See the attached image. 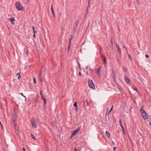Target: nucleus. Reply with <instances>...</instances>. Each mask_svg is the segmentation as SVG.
Instances as JSON below:
<instances>
[{
  "instance_id": "f257e3e1",
  "label": "nucleus",
  "mask_w": 151,
  "mask_h": 151,
  "mask_svg": "<svg viewBox=\"0 0 151 151\" xmlns=\"http://www.w3.org/2000/svg\"><path fill=\"white\" fill-rule=\"evenodd\" d=\"M15 6L18 11L23 10L24 9L22 5L19 2H17L15 4Z\"/></svg>"
},
{
  "instance_id": "f03ea898",
  "label": "nucleus",
  "mask_w": 151,
  "mask_h": 151,
  "mask_svg": "<svg viewBox=\"0 0 151 151\" xmlns=\"http://www.w3.org/2000/svg\"><path fill=\"white\" fill-rule=\"evenodd\" d=\"M80 129L81 127H79L76 128L74 131H73L71 133L72 137H73L75 135V134L78 132V131L80 130Z\"/></svg>"
},
{
  "instance_id": "7ed1b4c3",
  "label": "nucleus",
  "mask_w": 151,
  "mask_h": 151,
  "mask_svg": "<svg viewBox=\"0 0 151 151\" xmlns=\"http://www.w3.org/2000/svg\"><path fill=\"white\" fill-rule=\"evenodd\" d=\"M88 84L89 86L92 88H95L94 84L91 80H89L88 81Z\"/></svg>"
},
{
  "instance_id": "20e7f679",
  "label": "nucleus",
  "mask_w": 151,
  "mask_h": 151,
  "mask_svg": "<svg viewBox=\"0 0 151 151\" xmlns=\"http://www.w3.org/2000/svg\"><path fill=\"white\" fill-rule=\"evenodd\" d=\"M35 120L34 119H32L30 122L32 127L33 128H36L37 127H36V124L35 123Z\"/></svg>"
},
{
  "instance_id": "39448f33",
  "label": "nucleus",
  "mask_w": 151,
  "mask_h": 151,
  "mask_svg": "<svg viewBox=\"0 0 151 151\" xmlns=\"http://www.w3.org/2000/svg\"><path fill=\"white\" fill-rule=\"evenodd\" d=\"M12 118L13 121V123H15L16 120L17 119V116L16 115L13 114L12 115Z\"/></svg>"
},
{
  "instance_id": "423d86ee",
  "label": "nucleus",
  "mask_w": 151,
  "mask_h": 151,
  "mask_svg": "<svg viewBox=\"0 0 151 151\" xmlns=\"http://www.w3.org/2000/svg\"><path fill=\"white\" fill-rule=\"evenodd\" d=\"M142 115L144 119H147L148 118L146 112L145 114L144 113V114H142Z\"/></svg>"
},
{
  "instance_id": "0eeeda50",
  "label": "nucleus",
  "mask_w": 151,
  "mask_h": 151,
  "mask_svg": "<svg viewBox=\"0 0 151 151\" xmlns=\"http://www.w3.org/2000/svg\"><path fill=\"white\" fill-rule=\"evenodd\" d=\"M124 78L125 81L127 83H130V81L129 79L127 77L125 76L124 77Z\"/></svg>"
},
{
  "instance_id": "6e6552de",
  "label": "nucleus",
  "mask_w": 151,
  "mask_h": 151,
  "mask_svg": "<svg viewBox=\"0 0 151 151\" xmlns=\"http://www.w3.org/2000/svg\"><path fill=\"white\" fill-rule=\"evenodd\" d=\"M103 57L104 58L103 63L104 64V66L106 67V64L107 63L106 60V58L104 57L103 56Z\"/></svg>"
},
{
  "instance_id": "1a4fd4ad",
  "label": "nucleus",
  "mask_w": 151,
  "mask_h": 151,
  "mask_svg": "<svg viewBox=\"0 0 151 151\" xmlns=\"http://www.w3.org/2000/svg\"><path fill=\"white\" fill-rule=\"evenodd\" d=\"M51 11L54 17H55V14L54 13V10H53V7H52V4L51 5Z\"/></svg>"
},
{
  "instance_id": "9d476101",
  "label": "nucleus",
  "mask_w": 151,
  "mask_h": 151,
  "mask_svg": "<svg viewBox=\"0 0 151 151\" xmlns=\"http://www.w3.org/2000/svg\"><path fill=\"white\" fill-rule=\"evenodd\" d=\"M13 125L14 126V127H15V129L17 130V134H18V127H17V126L16 125V123H14V122L13 123Z\"/></svg>"
},
{
  "instance_id": "9b49d317",
  "label": "nucleus",
  "mask_w": 151,
  "mask_h": 151,
  "mask_svg": "<svg viewBox=\"0 0 151 151\" xmlns=\"http://www.w3.org/2000/svg\"><path fill=\"white\" fill-rule=\"evenodd\" d=\"M101 69V67H100L99 68L97 69V70L96 71V73L98 75H99L100 74V72Z\"/></svg>"
},
{
  "instance_id": "f8f14e48",
  "label": "nucleus",
  "mask_w": 151,
  "mask_h": 151,
  "mask_svg": "<svg viewBox=\"0 0 151 151\" xmlns=\"http://www.w3.org/2000/svg\"><path fill=\"white\" fill-rule=\"evenodd\" d=\"M133 89L135 91L139 93V92L138 91L137 88L134 86H133Z\"/></svg>"
},
{
  "instance_id": "ddd939ff",
  "label": "nucleus",
  "mask_w": 151,
  "mask_h": 151,
  "mask_svg": "<svg viewBox=\"0 0 151 151\" xmlns=\"http://www.w3.org/2000/svg\"><path fill=\"white\" fill-rule=\"evenodd\" d=\"M116 47L117 48L118 51H121V49L120 48L119 45H117V43L116 44Z\"/></svg>"
},
{
  "instance_id": "4468645a",
  "label": "nucleus",
  "mask_w": 151,
  "mask_h": 151,
  "mask_svg": "<svg viewBox=\"0 0 151 151\" xmlns=\"http://www.w3.org/2000/svg\"><path fill=\"white\" fill-rule=\"evenodd\" d=\"M140 112L142 114H144L146 113L144 109H140Z\"/></svg>"
},
{
  "instance_id": "2eb2a0df",
  "label": "nucleus",
  "mask_w": 151,
  "mask_h": 151,
  "mask_svg": "<svg viewBox=\"0 0 151 151\" xmlns=\"http://www.w3.org/2000/svg\"><path fill=\"white\" fill-rule=\"evenodd\" d=\"M9 21H10L12 22H13L14 21H15V19L14 18H9Z\"/></svg>"
},
{
  "instance_id": "dca6fc26",
  "label": "nucleus",
  "mask_w": 151,
  "mask_h": 151,
  "mask_svg": "<svg viewBox=\"0 0 151 151\" xmlns=\"http://www.w3.org/2000/svg\"><path fill=\"white\" fill-rule=\"evenodd\" d=\"M71 45V43H69L68 44V50L69 51L70 50V46Z\"/></svg>"
},
{
  "instance_id": "f3484780",
  "label": "nucleus",
  "mask_w": 151,
  "mask_h": 151,
  "mask_svg": "<svg viewBox=\"0 0 151 151\" xmlns=\"http://www.w3.org/2000/svg\"><path fill=\"white\" fill-rule=\"evenodd\" d=\"M106 135L107 137H109L110 136V134L109 132H108L107 131H106Z\"/></svg>"
},
{
  "instance_id": "a211bd4d",
  "label": "nucleus",
  "mask_w": 151,
  "mask_h": 151,
  "mask_svg": "<svg viewBox=\"0 0 151 151\" xmlns=\"http://www.w3.org/2000/svg\"><path fill=\"white\" fill-rule=\"evenodd\" d=\"M31 136L32 139H33L35 140H36V139L35 138V136L33 135H32V134H31Z\"/></svg>"
},
{
  "instance_id": "6ab92c4d",
  "label": "nucleus",
  "mask_w": 151,
  "mask_h": 151,
  "mask_svg": "<svg viewBox=\"0 0 151 151\" xmlns=\"http://www.w3.org/2000/svg\"><path fill=\"white\" fill-rule=\"evenodd\" d=\"M71 37H73V36L72 35H71ZM72 38H73L72 37H71V38H70L69 39V42H68V43H71V40L72 39Z\"/></svg>"
},
{
  "instance_id": "aec40b11",
  "label": "nucleus",
  "mask_w": 151,
  "mask_h": 151,
  "mask_svg": "<svg viewBox=\"0 0 151 151\" xmlns=\"http://www.w3.org/2000/svg\"><path fill=\"white\" fill-rule=\"evenodd\" d=\"M119 124L121 127L122 128V127H123L122 124V120H119Z\"/></svg>"
},
{
  "instance_id": "412c9836",
  "label": "nucleus",
  "mask_w": 151,
  "mask_h": 151,
  "mask_svg": "<svg viewBox=\"0 0 151 151\" xmlns=\"http://www.w3.org/2000/svg\"><path fill=\"white\" fill-rule=\"evenodd\" d=\"M118 87L121 91H122L123 90L122 88L120 86H118Z\"/></svg>"
},
{
  "instance_id": "4be33fe9",
  "label": "nucleus",
  "mask_w": 151,
  "mask_h": 151,
  "mask_svg": "<svg viewBox=\"0 0 151 151\" xmlns=\"http://www.w3.org/2000/svg\"><path fill=\"white\" fill-rule=\"evenodd\" d=\"M122 130L123 132V134H124L125 129H124V127H122Z\"/></svg>"
},
{
  "instance_id": "5701e85b",
  "label": "nucleus",
  "mask_w": 151,
  "mask_h": 151,
  "mask_svg": "<svg viewBox=\"0 0 151 151\" xmlns=\"http://www.w3.org/2000/svg\"><path fill=\"white\" fill-rule=\"evenodd\" d=\"M113 105L109 111V113H110L111 111L113 110Z\"/></svg>"
},
{
  "instance_id": "b1692460",
  "label": "nucleus",
  "mask_w": 151,
  "mask_h": 151,
  "mask_svg": "<svg viewBox=\"0 0 151 151\" xmlns=\"http://www.w3.org/2000/svg\"><path fill=\"white\" fill-rule=\"evenodd\" d=\"M20 94L22 96H23L25 98V100L26 101V96L23 95L22 93H20Z\"/></svg>"
},
{
  "instance_id": "393cba45",
  "label": "nucleus",
  "mask_w": 151,
  "mask_h": 151,
  "mask_svg": "<svg viewBox=\"0 0 151 151\" xmlns=\"http://www.w3.org/2000/svg\"><path fill=\"white\" fill-rule=\"evenodd\" d=\"M77 25H78L77 22H76L74 23V27H76L77 26Z\"/></svg>"
},
{
  "instance_id": "a878e982",
  "label": "nucleus",
  "mask_w": 151,
  "mask_h": 151,
  "mask_svg": "<svg viewBox=\"0 0 151 151\" xmlns=\"http://www.w3.org/2000/svg\"><path fill=\"white\" fill-rule=\"evenodd\" d=\"M74 106L77 107V102H76L73 104Z\"/></svg>"
},
{
  "instance_id": "bb28decb",
  "label": "nucleus",
  "mask_w": 151,
  "mask_h": 151,
  "mask_svg": "<svg viewBox=\"0 0 151 151\" xmlns=\"http://www.w3.org/2000/svg\"><path fill=\"white\" fill-rule=\"evenodd\" d=\"M128 57L131 60H132L131 56L130 55L128 54Z\"/></svg>"
},
{
  "instance_id": "cd10ccee",
  "label": "nucleus",
  "mask_w": 151,
  "mask_h": 151,
  "mask_svg": "<svg viewBox=\"0 0 151 151\" xmlns=\"http://www.w3.org/2000/svg\"><path fill=\"white\" fill-rule=\"evenodd\" d=\"M19 74V76H18V80H19L21 78L20 74Z\"/></svg>"
},
{
  "instance_id": "c85d7f7f",
  "label": "nucleus",
  "mask_w": 151,
  "mask_h": 151,
  "mask_svg": "<svg viewBox=\"0 0 151 151\" xmlns=\"http://www.w3.org/2000/svg\"><path fill=\"white\" fill-rule=\"evenodd\" d=\"M33 81H34V83L35 84H36V82L35 78H33Z\"/></svg>"
},
{
  "instance_id": "c756f323",
  "label": "nucleus",
  "mask_w": 151,
  "mask_h": 151,
  "mask_svg": "<svg viewBox=\"0 0 151 151\" xmlns=\"http://www.w3.org/2000/svg\"><path fill=\"white\" fill-rule=\"evenodd\" d=\"M111 46H112L113 45V42L112 39H111Z\"/></svg>"
},
{
  "instance_id": "7c9ffc66",
  "label": "nucleus",
  "mask_w": 151,
  "mask_h": 151,
  "mask_svg": "<svg viewBox=\"0 0 151 151\" xmlns=\"http://www.w3.org/2000/svg\"><path fill=\"white\" fill-rule=\"evenodd\" d=\"M112 76H115V72H114V70H113V72L112 73Z\"/></svg>"
},
{
  "instance_id": "2f4dec72",
  "label": "nucleus",
  "mask_w": 151,
  "mask_h": 151,
  "mask_svg": "<svg viewBox=\"0 0 151 151\" xmlns=\"http://www.w3.org/2000/svg\"><path fill=\"white\" fill-rule=\"evenodd\" d=\"M108 108H107V112L106 113V116L107 115H109V113H109V112H108Z\"/></svg>"
},
{
  "instance_id": "473e14b6",
  "label": "nucleus",
  "mask_w": 151,
  "mask_h": 151,
  "mask_svg": "<svg viewBox=\"0 0 151 151\" xmlns=\"http://www.w3.org/2000/svg\"><path fill=\"white\" fill-rule=\"evenodd\" d=\"M113 78L114 80V81H115V76H113Z\"/></svg>"
},
{
  "instance_id": "72a5a7b5",
  "label": "nucleus",
  "mask_w": 151,
  "mask_h": 151,
  "mask_svg": "<svg viewBox=\"0 0 151 151\" xmlns=\"http://www.w3.org/2000/svg\"><path fill=\"white\" fill-rule=\"evenodd\" d=\"M78 66H79V68H80V70L81 69V66H80V64L78 62Z\"/></svg>"
},
{
  "instance_id": "f704fd0d",
  "label": "nucleus",
  "mask_w": 151,
  "mask_h": 151,
  "mask_svg": "<svg viewBox=\"0 0 151 151\" xmlns=\"http://www.w3.org/2000/svg\"><path fill=\"white\" fill-rule=\"evenodd\" d=\"M40 95L41 96H43V95L42 94V91L41 90L40 91Z\"/></svg>"
},
{
  "instance_id": "c9c22d12",
  "label": "nucleus",
  "mask_w": 151,
  "mask_h": 151,
  "mask_svg": "<svg viewBox=\"0 0 151 151\" xmlns=\"http://www.w3.org/2000/svg\"><path fill=\"white\" fill-rule=\"evenodd\" d=\"M44 105H45L46 103V100L45 99V100H44Z\"/></svg>"
},
{
  "instance_id": "e433bc0d",
  "label": "nucleus",
  "mask_w": 151,
  "mask_h": 151,
  "mask_svg": "<svg viewBox=\"0 0 151 151\" xmlns=\"http://www.w3.org/2000/svg\"><path fill=\"white\" fill-rule=\"evenodd\" d=\"M90 105V104L88 102H87V106H88Z\"/></svg>"
},
{
  "instance_id": "4c0bfd02",
  "label": "nucleus",
  "mask_w": 151,
  "mask_h": 151,
  "mask_svg": "<svg viewBox=\"0 0 151 151\" xmlns=\"http://www.w3.org/2000/svg\"><path fill=\"white\" fill-rule=\"evenodd\" d=\"M145 56L146 58H148L149 57V56L147 55H146Z\"/></svg>"
},
{
  "instance_id": "58836bf2",
  "label": "nucleus",
  "mask_w": 151,
  "mask_h": 151,
  "mask_svg": "<svg viewBox=\"0 0 151 151\" xmlns=\"http://www.w3.org/2000/svg\"><path fill=\"white\" fill-rule=\"evenodd\" d=\"M42 78H39V81L40 82H42Z\"/></svg>"
},
{
  "instance_id": "ea45409f",
  "label": "nucleus",
  "mask_w": 151,
  "mask_h": 151,
  "mask_svg": "<svg viewBox=\"0 0 151 151\" xmlns=\"http://www.w3.org/2000/svg\"><path fill=\"white\" fill-rule=\"evenodd\" d=\"M118 52H119V53L120 56H121V51H120V52L118 51Z\"/></svg>"
},
{
  "instance_id": "a19ab883",
  "label": "nucleus",
  "mask_w": 151,
  "mask_h": 151,
  "mask_svg": "<svg viewBox=\"0 0 151 151\" xmlns=\"http://www.w3.org/2000/svg\"><path fill=\"white\" fill-rule=\"evenodd\" d=\"M41 97H42V99L43 100H45L46 99L45 98H44V97L43 96H41Z\"/></svg>"
},
{
  "instance_id": "79ce46f5",
  "label": "nucleus",
  "mask_w": 151,
  "mask_h": 151,
  "mask_svg": "<svg viewBox=\"0 0 151 151\" xmlns=\"http://www.w3.org/2000/svg\"><path fill=\"white\" fill-rule=\"evenodd\" d=\"M42 78V75L40 73L39 74V78Z\"/></svg>"
},
{
  "instance_id": "37998d69",
  "label": "nucleus",
  "mask_w": 151,
  "mask_h": 151,
  "mask_svg": "<svg viewBox=\"0 0 151 151\" xmlns=\"http://www.w3.org/2000/svg\"><path fill=\"white\" fill-rule=\"evenodd\" d=\"M78 74L80 76H81L82 75V74H81V72H80L78 73Z\"/></svg>"
},
{
  "instance_id": "c03bdc74",
  "label": "nucleus",
  "mask_w": 151,
  "mask_h": 151,
  "mask_svg": "<svg viewBox=\"0 0 151 151\" xmlns=\"http://www.w3.org/2000/svg\"><path fill=\"white\" fill-rule=\"evenodd\" d=\"M1 125V129H3V126H2V124H0Z\"/></svg>"
},
{
  "instance_id": "a18cd8bd",
  "label": "nucleus",
  "mask_w": 151,
  "mask_h": 151,
  "mask_svg": "<svg viewBox=\"0 0 151 151\" xmlns=\"http://www.w3.org/2000/svg\"><path fill=\"white\" fill-rule=\"evenodd\" d=\"M72 32L73 33V34H74L75 33V31L74 30H73V31Z\"/></svg>"
},
{
  "instance_id": "49530a36",
  "label": "nucleus",
  "mask_w": 151,
  "mask_h": 151,
  "mask_svg": "<svg viewBox=\"0 0 151 151\" xmlns=\"http://www.w3.org/2000/svg\"><path fill=\"white\" fill-rule=\"evenodd\" d=\"M123 47L124 48H125V49H126V50H127V48H126V47L125 46H124V45H123Z\"/></svg>"
},
{
  "instance_id": "de8ad7c7",
  "label": "nucleus",
  "mask_w": 151,
  "mask_h": 151,
  "mask_svg": "<svg viewBox=\"0 0 151 151\" xmlns=\"http://www.w3.org/2000/svg\"><path fill=\"white\" fill-rule=\"evenodd\" d=\"M33 37L34 38H35V34H34L33 35Z\"/></svg>"
},
{
  "instance_id": "09e8293b",
  "label": "nucleus",
  "mask_w": 151,
  "mask_h": 151,
  "mask_svg": "<svg viewBox=\"0 0 151 151\" xmlns=\"http://www.w3.org/2000/svg\"><path fill=\"white\" fill-rule=\"evenodd\" d=\"M32 29L33 30H35V28H34V26H32Z\"/></svg>"
},
{
  "instance_id": "8fccbe9b",
  "label": "nucleus",
  "mask_w": 151,
  "mask_h": 151,
  "mask_svg": "<svg viewBox=\"0 0 151 151\" xmlns=\"http://www.w3.org/2000/svg\"><path fill=\"white\" fill-rule=\"evenodd\" d=\"M116 147H114L113 148L114 150L115 151V150L116 149Z\"/></svg>"
},
{
  "instance_id": "3c124183",
  "label": "nucleus",
  "mask_w": 151,
  "mask_h": 151,
  "mask_svg": "<svg viewBox=\"0 0 151 151\" xmlns=\"http://www.w3.org/2000/svg\"><path fill=\"white\" fill-rule=\"evenodd\" d=\"M143 106H141V109H143Z\"/></svg>"
},
{
  "instance_id": "603ef678",
  "label": "nucleus",
  "mask_w": 151,
  "mask_h": 151,
  "mask_svg": "<svg viewBox=\"0 0 151 151\" xmlns=\"http://www.w3.org/2000/svg\"><path fill=\"white\" fill-rule=\"evenodd\" d=\"M36 32L35 30H33V32L34 34H35V33H36Z\"/></svg>"
},
{
  "instance_id": "864d4df0",
  "label": "nucleus",
  "mask_w": 151,
  "mask_h": 151,
  "mask_svg": "<svg viewBox=\"0 0 151 151\" xmlns=\"http://www.w3.org/2000/svg\"><path fill=\"white\" fill-rule=\"evenodd\" d=\"M26 54H28V52H27V50L26 51Z\"/></svg>"
},
{
  "instance_id": "5fc2aeb1",
  "label": "nucleus",
  "mask_w": 151,
  "mask_h": 151,
  "mask_svg": "<svg viewBox=\"0 0 151 151\" xmlns=\"http://www.w3.org/2000/svg\"><path fill=\"white\" fill-rule=\"evenodd\" d=\"M74 151H77V150H76V148H75L74 149Z\"/></svg>"
},
{
  "instance_id": "6e6d98bb",
  "label": "nucleus",
  "mask_w": 151,
  "mask_h": 151,
  "mask_svg": "<svg viewBox=\"0 0 151 151\" xmlns=\"http://www.w3.org/2000/svg\"><path fill=\"white\" fill-rule=\"evenodd\" d=\"M23 151H25V149L24 148H23Z\"/></svg>"
},
{
  "instance_id": "4d7b16f0",
  "label": "nucleus",
  "mask_w": 151,
  "mask_h": 151,
  "mask_svg": "<svg viewBox=\"0 0 151 151\" xmlns=\"http://www.w3.org/2000/svg\"><path fill=\"white\" fill-rule=\"evenodd\" d=\"M124 71L125 72H126L127 71V69H124Z\"/></svg>"
},
{
  "instance_id": "13d9d810",
  "label": "nucleus",
  "mask_w": 151,
  "mask_h": 151,
  "mask_svg": "<svg viewBox=\"0 0 151 151\" xmlns=\"http://www.w3.org/2000/svg\"><path fill=\"white\" fill-rule=\"evenodd\" d=\"M20 74V73H17V76H19V74Z\"/></svg>"
},
{
  "instance_id": "bf43d9fd",
  "label": "nucleus",
  "mask_w": 151,
  "mask_h": 151,
  "mask_svg": "<svg viewBox=\"0 0 151 151\" xmlns=\"http://www.w3.org/2000/svg\"><path fill=\"white\" fill-rule=\"evenodd\" d=\"M88 66H87L86 68V69H87V70H88Z\"/></svg>"
},
{
  "instance_id": "052dcab7",
  "label": "nucleus",
  "mask_w": 151,
  "mask_h": 151,
  "mask_svg": "<svg viewBox=\"0 0 151 151\" xmlns=\"http://www.w3.org/2000/svg\"><path fill=\"white\" fill-rule=\"evenodd\" d=\"M149 124H150V126H151V122H150V123Z\"/></svg>"
},
{
  "instance_id": "680f3d73",
  "label": "nucleus",
  "mask_w": 151,
  "mask_h": 151,
  "mask_svg": "<svg viewBox=\"0 0 151 151\" xmlns=\"http://www.w3.org/2000/svg\"><path fill=\"white\" fill-rule=\"evenodd\" d=\"M41 73H42V72H41V71H40V73L41 74Z\"/></svg>"
},
{
  "instance_id": "e2e57ef3",
  "label": "nucleus",
  "mask_w": 151,
  "mask_h": 151,
  "mask_svg": "<svg viewBox=\"0 0 151 151\" xmlns=\"http://www.w3.org/2000/svg\"><path fill=\"white\" fill-rule=\"evenodd\" d=\"M49 41L50 42V37H49Z\"/></svg>"
},
{
  "instance_id": "0e129e2a",
  "label": "nucleus",
  "mask_w": 151,
  "mask_h": 151,
  "mask_svg": "<svg viewBox=\"0 0 151 151\" xmlns=\"http://www.w3.org/2000/svg\"><path fill=\"white\" fill-rule=\"evenodd\" d=\"M77 110V107H76V110Z\"/></svg>"
},
{
  "instance_id": "69168bd1",
  "label": "nucleus",
  "mask_w": 151,
  "mask_h": 151,
  "mask_svg": "<svg viewBox=\"0 0 151 151\" xmlns=\"http://www.w3.org/2000/svg\"><path fill=\"white\" fill-rule=\"evenodd\" d=\"M127 53L128 54H129L128 51H127Z\"/></svg>"
},
{
  "instance_id": "338daca9",
  "label": "nucleus",
  "mask_w": 151,
  "mask_h": 151,
  "mask_svg": "<svg viewBox=\"0 0 151 151\" xmlns=\"http://www.w3.org/2000/svg\"><path fill=\"white\" fill-rule=\"evenodd\" d=\"M72 137V136L71 135V136L70 137V138H71V137Z\"/></svg>"
},
{
  "instance_id": "774afa93",
  "label": "nucleus",
  "mask_w": 151,
  "mask_h": 151,
  "mask_svg": "<svg viewBox=\"0 0 151 151\" xmlns=\"http://www.w3.org/2000/svg\"><path fill=\"white\" fill-rule=\"evenodd\" d=\"M86 75H88V73L87 72V73H86Z\"/></svg>"
}]
</instances>
